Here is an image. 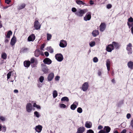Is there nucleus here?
Instances as JSON below:
<instances>
[{
	"mask_svg": "<svg viewBox=\"0 0 133 133\" xmlns=\"http://www.w3.org/2000/svg\"><path fill=\"white\" fill-rule=\"evenodd\" d=\"M88 10L87 9H79L75 13V14L78 17H82L83 15L87 12Z\"/></svg>",
	"mask_w": 133,
	"mask_h": 133,
	"instance_id": "nucleus-1",
	"label": "nucleus"
},
{
	"mask_svg": "<svg viewBox=\"0 0 133 133\" xmlns=\"http://www.w3.org/2000/svg\"><path fill=\"white\" fill-rule=\"evenodd\" d=\"M26 111L28 113L31 112L32 109L33 107L32 104L30 103H28L26 106Z\"/></svg>",
	"mask_w": 133,
	"mask_h": 133,
	"instance_id": "nucleus-2",
	"label": "nucleus"
},
{
	"mask_svg": "<svg viewBox=\"0 0 133 133\" xmlns=\"http://www.w3.org/2000/svg\"><path fill=\"white\" fill-rule=\"evenodd\" d=\"M132 44L131 43H129L127 45L126 49L128 51V53L129 55H130L132 53Z\"/></svg>",
	"mask_w": 133,
	"mask_h": 133,
	"instance_id": "nucleus-3",
	"label": "nucleus"
},
{
	"mask_svg": "<svg viewBox=\"0 0 133 133\" xmlns=\"http://www.w3.org/2000/svg\"><path fill=\"white\" fill-rule=\"evenodd\" d=\"M89 87V85L87 82H85L82 85V89L84 91H87Z\"/></svg>",
	"mask_w": 133,
	"mask_h": 133,
	"instance_id": "nucleus-4",
	"label": "nucleus"
},
{
	"mask_svg": "<svg viewBox=\"0 0 133 133\" xmlns=\"http://www.w3.org/2000/svg\"><path fill=\"white\" fill-rule=\"evenodd\" d=\"M55 57L56 59L59 62H61L62 61L63 59V56L61 54H56Z\"/></svg>",
	"mask_w": 133,
	"mask_h": 133,
	"instance_id": "nucleus-5",
	"label": "nucleus"
},
{
	"mask_svg": "<svg viewBox=\"0 0 133 133\" xmlns=\"http://www.w3.org/2000/svg\"><path fill=\"white\" fill-rule=\"evenodd\" d=\"M91 13L90 12H88L87 13L85 16L84 17V20L85 21L90 20L91 18Z\"/></svg>",
	"mask_w": 133,
	"mask_h": 133,
	"instance_id": "nucleus-6",
	"label": "nucleus"
},
{
	"mask_svg": "<svg viewBox=\"0 0 133 133\" xmlns=\"http://www.w3.org/2000/svg\"><path fill=\"white\" fill-rule=\"evenodd\" d=\"M67 44L66 41L65 40H61L60 42L59 46L61 47L64 48L66 47Z\"/></svg>",
	"mask_w": 133,
	"mask_h": 133,
	"instance_id": "nucleus-7",
	"label": "nucleus"
},
{
	"mask_svg": "<svg viewBox=\"0 0 133 133\" xmlns=\"http://www.w3.org/2000/svg\"><path fill=\"white\" fill-rule=\"evenodd\" d=\"M34 27L36 30H38L40 29L41 25L37 20H36L34 22Z\"/></svg>",
	"mask_w": 133,
	"mask_h": 133,
	"instance_id": "nucleus-8",
	"label": "nucleus"
},
{
	"mask_svg": "<svg viewBox=\"0 0 133 133\" xmlns=\"http://www.w3.org/2000/svg\"><path fill=\"white\" fill-rule=\"evenodd\" d=\"M114 49V46L111 44L109 45L106 47V50L109 52H111Z\"/></svg>",
	"mask_w": 133,
	"mask_h": 133,
	"instance_id": "nucleus-9",
	"label": "nucleus"
},
{
	"mask_svg": "<svg viewBox=\"0 0 133 133\" xmlns=\"http://www.w3.org/2000/svg\"><path fill=\"white\" fill-rule=\"evenodd\" d=\"M42 128V126L38 125L37 126H36L34 128V129L36 132L38 133H40L41 132Z\"/></svg>",
	"mask_w": 133,
	"mask_h": 133,
	"instance_id": "nucleus-10",
	"label": "nucleus"
},
{
	"mask_svg": "<svg viewBox=\"0 0 133 133\" xmlns=\"http://www.w3.org/2000/svg\"><path fill=\"white\" fill-rule=\"evenodd\" d=\"M128 24L130 28L133 25V18L132 17H130L128 19Z\"/></svg>",
	"mask_w": 133,
	"mask_h": 133,
	"instance_id": "nucleus-11",
	"label": "nucleus"
},
{
	"mask_svg": "<svg viewBox=\"0 0 133 133\" xmlns=\"http://www.w3.org/2000/svg\"><path fill=\"white\" fill-rule=\"evenodd\" d=\"M78 104V102H75L74 103L70 106L71 109L72 110H75L77 108Z\"/></svg>",
	"mask_w": 133,
	"mask_h": 133,
	"instance_id": "nucleus-12",
	"label": "nucleus"
},
{
	"mask_svg": "<svg viewBox=\"0 0 133 133\" xmlns=\"http://www.w3.org/2000/svg\"><path fill=\"white\" fill-rule=\"evenodd\" d=\"M85 128L83 127H81L77 129V131L76 133H83L85 131Z\"/></svg>",
	"mask_w": 133,
	"mask_h": 133,
	"instance_id": "nucleus-13",
	"label": "nucleus"
},
{
	"mask_svg": "<svg viewBox=\"0 0 133 133\" xmlns=\"http://www.w3.org/2000/svg\"><path fill=\"white\" fill-rule=\"evenodd\" d=\"M35 39V36L34 34H32L28 38V41H33Z\"/></svg>",
	"mask_w": 133,
	"mask_h": 133,
	"instance_id": "nucleus-14",
	"label": "nucleus"
},
{
	"mask_svg": "<svg viewBox=\"0 0 133 133\" xmlns=\"http://www.w3.org/2000/svg\"><path fill=\"white\" fill-rule=\"evenodd\" d=\"M54 76V74L52 72H51L48 75L47 79L48 81H51L52 80Z\"/></svg>",
	"mask_w": 133,
	"mask_h": 133,
	"instance_id": "nucleus-15",
	"label": "nucleus"
},
{
	"mask_svg": "<svg viewBox=\"0 0 133 133\" xmlns=\"http://www.w3.org/2000/svg\"><path fill=\"white\" fill-rule=\"evenodd\" d=\"M44 63L47 64H50L51 63V61L48 58H45L43 61Z\"/></svg>",
	"mask_w": 133,
	"mask_h": 133,
	"instance_id": "nucleus-16",
	"label": "nucleus"
},
{
	"mask_svg": "<svg viewBox=\"0 0 133 133\" xmlns=\"http://www.w3.org/2000/svg\"><path fill=\"white\" fill-rule=\"evenodd\" d=\"M16 42V38L14 36H13L12 39H11L10 42V44L12 46L14 45Z\"/></svg>",
	"mask_w": 133,
	"mask_h": 133,
	"instance_id": "nucleus-17",
	"label": "nucleus"
},
{
	"mask_svg": "<svg viewBox=\"0 0 133 133\" xmlns=\"http://www.w3.org/2000/svg\"><path fill=\"white\" fill-rule=\"evenodd\" d=\"M105 24L104 23H101L100 26V30L101 31H103L105 28Z\"/></svg>",
	"mask_w": 133,
	"mask_h": 133,
	"instance_id": "nucleus-18",
	"label": "nucleus"
},
{
	"mask_svg": "<svg viewBox=\"0 0 133 133\" xmlns=\"http://www.w3.org/2000/svg\"><path fill=\"white\" fill-rule=\"evenodd\" d=\"M85 125L86 128H90L92 127V123L90 122L87 121L86 122Z\"/></svg>",
	"mask_w": 133,
	"mask_h": 133,
	"instance_id": "nucleus-19",
	"label": "nucleus"
},
{
	"mask_svg": "<svg viewBox=\"0 0 133 133\" xmlns=\"http://www.w3.org/2000/svg\"><path fill=\"white\" fill-rule=\"evenodd\" d=\"M113 46H114V48H115L116 49L119 48L120 46V45L118 43L115 42H113L112 44Z\"/></svg>",
	"mask_w": 133,
	"mask_h": 133,
	"instance_id": "nucleus-20",
	"label": "nucleus"
},
{
	"mask_svg": "<svg viewBox=\"0 0 133 133\" xmlns=\"http://www.w3.org/2000/svg\"><path fill=\"white\" fill-rule=\"evenodd\" d=\"M110 64L111 63L110 60L109 59H107L106 61V65L108 71H109L110 70Z\"/></svg>",
	"mask_w": 133,
	"mask_h": 133,
	"instance_id": "nucleus-21",
	"label": "nucleus"
},
{
	"mask_svg": "<svg viewBox=\"0 0 133 133\" xmlns=\"http://www.w3.org/2000/svg\"><path fill=\"white\" fill-rule=\"evenodd\" d=\"M111 130L109 126H105L103 128V130L105 133H109Z\"/></svg>",
	"mask_w": 133,
	"mask_h": 133,
	"instance_id": "nucleus-22",
	"label": "nucleus"
},
{
	"mask_svg": "<svg viewBox=\"0 0 133 133\" xmlns=\"http://www.w3.org/2000/svg\"><path fill=\"white\" fill-rule=\"evenodd\" d=\"M129 68L131 70L133 69V62L130 61H129L127 64Z\"/></svg>",
	"mask_w": 133,
	"mask_h": 133,
	"instance_id": "nucleus-23",
	"label": "nucleus"
},
{
	"mask_svg": "<svg viewBox=\"0 0 133 133\" xmlns=\"http://www.w3.org/2000/svg\"><path fill=\"white\" fill-rule=\"evenodd\" d=\"M42 70L44 73L46 74L48 72L49 70L47 67L44 66L42 68Z\"/></svg>",
	"mask_w": 133,
	"mask_h": 133,
	"instance_id": "nucleus-24",
	"label": "nucleus"
},
{
	"mask_svg": "<svg viewBox=\"0 0 133 133\" xmlns=\"http://www.w3.org/2000/svg\"><path fill=\"white\" fill-rule=\"evenodd\" d=\"M12 32L10 30L7 32V34L5 35V38H9L10 36L12 35Z\"/></svg>",
	"mask_w": 133,
	"mask_h": 133,
	"instance_id": "nucleus-25",
	"label": "nucleus"
},
{
	"mask_svg": "<svg viewBox=\"0 0 133 133\" xmlns=\"http://www.w3.org/2000/svg\"><path fill=\"white\" fill-rule=\"evenodd\" d=\"M24 65L25 67H29L30 65V62L29 61H25L24 62Z\"/></svg>",
	"mask_w": 133,
	"mask_h": 133,
	"instance_id": "nucleus-26",
	"label": "nucleus"
},
{
	"mask_svg": "<svg viewBox=\"0 0 133 133\" xmlns=\"http://www.w3.org/2000/svg\"><path fill=\"white\" fill-rule=\"evenodd\" d=\"M1 56L2 58L4 59H6L7 58V55L5 53L2 52L1 54Z\"/></svg>",
	"mask_w": 133,
	"mask_h": 133,
	"instance_id": "nucleus-27",
	"label": "nucleus"
},
{
	"mask_svg": "<svg viewBox=\"0 0 133 133\" xmlns=\"http://www.w3.org/2000/svg\"><path fill=\"white\" fill-rule=\"evenodd\" d=\"M99 32L97 30H95L93 31L92 32V35L94 37H96L97 35H98Z\"/></svg>",
	"mask_w": 133,
	"mask_h": 133,
	"instance_id": "nucleus-28",
	"label": "nucleus"
},
{
	"mask_svg": "<svg viewBox=\"0 0 133 133\" xmlns=\"http://www.w3.org/2000/svg\"><path fill=\"white\" fill-rule=\"evenodd\" d=\"M25 6V4L24 3H23L19 5L18 8V10H21L24 8Z\"/></svg>",
	"mask_w": 133,
	"mask_h": 133,
	"instance_id": "nucleus-29",
	"label": "nucleus"
},
{
	"mask_svg": "<svg viewBox=\"0 0 133 133\" xmlns=\"http://www.w3.org/2000/svg\"><path fill=\"white\" fill-rule=\"evenodd\" d=\"M34 116L38 118H39L41 116L39 113L37 111H35L34 112Z\"/></svg>",
	"mask_w": 133,
	"mask_h": 133,
	"instance_id": "nucleus-30",
	"label": "nucleus"
},
{
	"mask_svg": "<svg viewBox=\"0 0 133 133\" xmlns=\"http://www.w3.org/2000/svg\"><path fill=\"white\" fill-rule=\"evenodd\" d=\"M33 106L34 107H35L38 109H41V107L40 106L37 104L35 103H34Z\"/></svg>",
	"mask_w": 133,
	"mask_h": 133,
	"instance_id": "nucleus-31",
	"label": "nucleus"
},
{
	"mask_svg": "<svg viewBox=\"0 0 133 133\" xmlns=\"http://www.w3.org/2000/svg\"><path fill=\"white\" fill-rule=\"evenodd\" d=\"M40 54V52L39 50H36L35 52V56L36 57H38Z\"/></svg>",
	"mask_w": 133,
	"mask_h": 133,
	"instance_id": "nucleus-32",
	"label": "nucleus"
},
{
	"mask_svg": "<svg viewBox=\"0 0 133 133\" xmlns=\"http://www.w3.org/2000/svg\"><path fill=\"white\" fill-rule=\"evenodd\" d=\"M89 44L90 46L92 47L95 45V43L94 41H92L89 43Z\"/></svg>",
	"mask_w": 133,
	"mask_h": 133,
	"instance_id": "nucleus-33",
	"label": "nucleus"
},
{
	"mask_svg": "<svg viewBox=\"0 0 133 133\" xmlns=\"http://www.w3.org/2000/svg\"><path fill=\"white\" fill-rule=\"evenodd\" d=\"M57 95L58 93L57 91L55 90L53 91V96L54 98H55L57 96Z\"/></svg>",
	"mask_w": 133,
	"mask_h": 133,
	"instance_id": "nucleus-34",
	"label": "nucleus"
},
{
	"mask_svg": "<svg viewBox=\"0 0 133 133\" xmlns=\"http://www.w3.org/2000/svg\"><path fill=\"white\" fill-rule=\"evenodd\" d=\"M61 101H65L68 102L69 101V99L68 98L66 97H62L61 99Z\"/></svg>",
	"mask_w": 133,
	"mask_h": 133,
	"instance_id": "nucleus-35",
	"label": "nucleus"
},
{
	"mask_svg": "<svg viewBox=\"0 0 133 133\" xmlns=\"http://www.w3.org/2000/svg\"><path fill=\"white\" fill-rule=\"evenodd\" d=\"M52 35L51 34L48 33L47 34V39L48 41H49L51 39Z\"/></svg>",
	"mask_w": 133,
	"mask_h": 133,
	"instance_id": "nucleus-36",
	"label": "nucleus"
},
{
	"mask_svg": "<svg viewBox=\"0 0 133 133\" xmlns=\"http://www.w3.org/2000/svg\"><path fill=\"white\" fill-rule=\"evenodd\" d=\"M76 2L77 4L79 5L81 4L83 5L84 4V3L82 1L80 0H76Z\"/></svg>",
	"mask_w": 133,
	"mask_h": 133,
	"instance_id": "nucleus-37",
	"label": "nucleus"
},
{
	"mask_svg": "<svg viewBox=\"0 0 133 133\" xmlns=\"http://www.w3.org/2000/svg\"><path fill=\"white\" fill-rule=\"evenodd\" d=\"M31 63H35L36 64L37 63V61L36 59L33 58H31Z\"/></svg>",
	"mask_w": 133,
	"mask_h": 133,
	"instance_id": "nucleus-38",
	"label": "nucleus"
},
{
	"mask_svg": "<svg viewBox=\"0 0 133 133\" xmlns=\"http://www.w3.org/2000/svg\"><path fill=\"white\" fill-rule=\"evenodd\" d=\"M44 79V78L43 76H41L39 78V82L42 83L43 82Z\"/></svg>",
	"mask_w": 133,
	"mask_h": 133,
	"instance_id": "nucleus-39",
	"label": "nucleus"
},
{
	"mask_svg": "<svg viewBox=\"0 0 133 133\" xmlns=\"http://www.w3.org/2000/svg\"><path fill=\"white\" fill-rule=\"evenodd\" d=\"M48 50L51 53H52L53 52V50L51 47L47 48Z\"/></svg>",
	"mask_w": 133,
	"mask_h": 133,
	"instance_id": "nucleus-40",
	"label": "nucleus"
},
{
	"mask_svg": "<svg viewBox=\"0 0 133 133\" xmlns=\"http://www.w3.org/2000/svg\"><path fill=\"white\" fill-rule=\"evenodd\" d=\"M97 74L99 76L101 77L102 75V71L101 70H98V71Z\"/></svg>",
	"mask_w": 133,
	"mask_h": 133,
	"instance_id": "nucleus-41",
	"label": "nucleus"
},
{
	"mask_svg": "<svg viewBox=\"0 0 133 133\" xmlns=\"http://www.w3.org/2000/svg\"><path fill=\"white\" fill-rule=\"evenodd\" d=\"M12 72H10L7 74V80L10 78V76H11Z\"/></svg>",
	"mask_w": 133,
	"mask_h": 133,
	"instance_id": "nucleus-42",
	"label": "nucleus"
},
{
	"mask_svg": "<svg viewBox=\"0 0 133 133\" xmlns=\"http://www.w3.org/2000/svg\"><path fill=\"white\" fill-rule=\"evenodd\" d=\"M77 111L78 112L81 113L82 112V110L81 108L79 107L77 108Z\"/></svg>",
	"mask_w": 133,
	"mask_h": 133,
	"instance_id": "nucleus-43",
	"label": "nucleus"
},
{
	"mask_svg": "<svg viewBox=\"0 0 133 133\" xmlns=\"http://www.w3.org/2000/svg\"><path fill=\"white\" fill-rule=\"evenodd\" d=\"M6 127L4 126H2V131L4 132H5L6 130Z\"/></svg>",
	"mask_w": 133,
	"mask_h": 133,
	"instance_id": "nucleus-44",
	"label": "nucleus"
},
{
	"mask_svg": "<svg viewBox=\"0 0 133 133\" xmlns=\"http://www.w3.org/2000/svg\"><path fill=\"white\" fill-rule=\"evenodd\" d=\"M0 120L2 121H5V117L2 116H0Z\"/></svg>",
	"mask_w": 133,
	"mask_h": 133,
	"instance_id": "nucleus-45",
	"label": "nucleus"
},
{
	"mask_svg": "<svg viewBox=\"0 0 133 133\" xmlns=\"http://www.w3.org/2000/svg\"><path fill=\"white\" fill-rule=\"evenodd\" d=\"M98 61V59L97 57H95L93 59V61L94 63H97Z\"/></svg>",
	"mask_w": 133,
	"mask_h": 133,
	"instance_id": "nucleus-46",
	"label": "nucleus"
},
{
	"mask_svg": "<svg viewBox=\"0 0 133 133\" xmlns=\"http://www.w3.org/2000/svg\"><path fill=\"white\" fill-rule=\"evenodd\" d=\"M59 106L61 108H65L66 107V105L63 104H60Z\"/></svg>",
	"mask_w": 133,
	"mask_h": 133,
	"instance_id": "nucleus-47",
	"label": "nucleus"
},
{
	"mask_svg": "<svg viewBox=\"0 0 133 133\" xmlns=\"http://www.w3.org/2000/svg\"><path fill=\"white\" fill-rule=\"evenodd\" d=\"M71 11L75 13L77 11V10L75 8H72L71 9Z\"/></svg>",
	"mask_w": 133,
	"mask_h": 133,
	"instance_id": "nucleus-48",
	"label": "nucleus"
},
{
	"mask_svg": "<svg viewBox=\"0 0 133 133\" xmlns=\"http://www.w3.org/2000/svg\"><path fill=\"white\" fill-rule=\"evenodd\" d=\"M86 133H94V132L92 130L89 129L87 130Z\"/></svg>",
	"mask_w": 133,
	"mask_h": 133,
	"instance_id": "nucleus-49",
	"label": "nucleus"
},
{
	"mask_svg": "<svg viewBox=\"0 0 133 133\" xmlns=\"http://www.w3.org/2000/svg\"><path fill=\"white\" fill-rule=\"evenodd\" d=\"M60 77L59 76H57L55 77V80L56 81H59Z\"/></svg>",
	"mask_w": 133,
	"mask_h": 133,
	"instance_id": "nucleus-50",
	"label": "nucleus"
},
{
	"mask_svg": "<svg viewBox=\"0 0 133 133\" xmlns=\"http://www.w3.org/2000/svg\"><path fill=\"white\" fill-rule=\"evenodd\" d=\"M28 50V49L26 48H23L22 49V51L23 52H25L27 51Z\"/></svg>",
	"mask_w": 133,
	"mask_h": 133,
	"instance_id": "nucleus-51",
	"label": "nucleus"
},
{
	"mask_svg": "<svg viewBox=\"0 0 133 133\" xmlns=\"http://www.w3.org/2000/svg\"><path fill=\"white\" fill-rule=\"evenodd\" d=\"M131 115L130 114L128 113L127 114L126 117L128 119H129L131 117Z\"/></svg>",
	"mask_w": 133,
	"mask_h": 133,
	"instance_id": "nucleus-52",
	"label": "nucleus"
},
{
	"mask_svg": "<svg viewBox=\"0 0 133 133\" xmlns=\"http://www.w3.org/2000/svg\"><path fill=\"white\" fill-rule=\"evenodd\" d=\"M45 44H43L41 47V50H43V49L44 48L45 46Z\"/></svg>",
	"mask_w": 133,
	"mask_h": 133,
	"instance_id": "nucleus-53",
	"label": "nucleus"
},
{
	"mask_svg": "<svg viewBox=\"0 0 133 133\" xmlns=\"http://www.w3.org/2000/svg\"><path fill=\"white\" fill-rule=\"evenodd\" d=\"M111 7H112L111 5L110 4H108V5H107V8L108 9L111 8Z\"/></svg>",
	"mask_w": 133,
	"mask_h": 133,
	"instance_id": "nucleus-54",
	"label": "nucleus"
},
{
	"mask_svg": "<svg viewBox=\"0 0 133 133\" xmlns=\"http://www.w3.org/2000/svg\"><path fill=\"white\" fill-rule=\"evenodd\" d=\"M11 2V1L10 0H5V2L7 4H9V3Z\"/></svg>",
	"mask_w": 133,
	"mask_h": 133,
	"instance_id": "nucleus-55",
	"label": "nucleus"
},
{
	"mask_svg": "<svg viewBox=\"0 0 133 133\" xmlns=\"http://www.w3.org/2000/svg\"><path fill=\"white\" fill-rule=\"evenodd\" d=\"M130 125L133 128V119H132L130 122Z\"/></svg>",
	"mask_w": 133,
	"mask_h": 133,
	"instance_id": "nucleus-56",
	"label": "nucleus"
},
{
	"mask_svg": "<svg viewBox=\"0 0 133 133\" xmlns=\"http://www.w3.org/2000/svg\"><path fill=\"white\" fill-rule=\"evenodd\" d=\"M44 54L46 56V57H48V56L49 55V53L47 52H45L44 53Z\"/></svg>",
	"mask_w": 133,
	"mask_h": 133,
	"instance_id": "nucleus-57",
	"label": "nucleus"
},
{
	"mask_svg": "<svg viewBox=\"0 0 133 133\" xmlns=\"http://www.w3.org/2000/svg\"><path fill=\"white\" fill-rule=\"evenodd\" d=\"M127 130L126 129H124L121 132V133H126Z\"/></svg>",
	"mask_w": 133,
	"mask_h": 133,
	"instance_id": "nucleus-58",
	"label": "nucleus"
},
{
	"mask_svg": "<svg viewBox=\"0 0 133 133\" xmlns=\"http://www.w3.org/2000/svg\"><path fill=\"white\" fill-rule=\"evenodd\" d=\"M103 128V127L101 125H99L98 127V129H101Z\"/></svg>",
	"mask_w": 133,
	"mask_h": 133,
	"instance_id": "nucleus-59",
	"label": "nucleus"
},
{
	"mask_svg": "<svg viewBox=\"0 0 133 133\" xmlns=\"http://www.w3.org/2000/svg\"><path fill=\"white\" fill-rule=\"evenodd\" d=\"M98 133H105L103 130H101Z\"/></svg>",
	"mask_w": 133,
	"mask_h": 133,
	"instance_id": "nucleus-60",
	"label": "nucleus"
},
{
	"mask_svg": "<svg viewBox=\"0 0 133 133\" xmlns=\"http://www.w3.org/2000/svg\"><path fill=\"white\" fill-rule=\"evenodd\" d=\"M42 85L41 83H38V87L39 88L42 87Z\"/></svg>",
	"mask_w": 133,
	"mask_h": 133,
	"instance_id": "nucleus-61",
	"label": "nucleus"
},
{
	"mask_svg": "<svg viewBox=\"0 0 133 133\" xmlns=\"http://www.w3.org/2000/svg\"><path fill=\"white\" fill-rule=\"evenodd\" d=\"M9 41V40L5 38V43H8V42Z\"/></svg>",
	"mask_w": 133,
	"mask_h": 133,
	"instance_id": "nucleus-62",
	"label": "nucleus"
},
{
	"mask_svg": "<svg viewBox=\"0 0 133 133\" xmlns=\"http://www.w3.org/2000/svg\"><path fill=\"white\" fill-rule=\"evenodd\" d=\"M90 5H92L94 4V3L92 1V0H91L90 1Z\"/></svg>",
	"mask_w": 133,
	"mask_h": 133,
	"instance_id": "nucleus-63",
	"label": "nucleus"
},
{
	"mask_svg": "<svg viewBox=\"0 0 133 133\" xmlns=\"http://www.w3.org/2000/svg\"><path fill=\"white\" fill-rule=\"evenodd\" d=\"M131 27H132L131 28V32L132 34H133V25Z\"/></svg>",
	"mask_w": 133,
	"mask_h": 133,
	"instance_id": "nucleus-64",
	"label": "nucleus"
}]
</instances>
